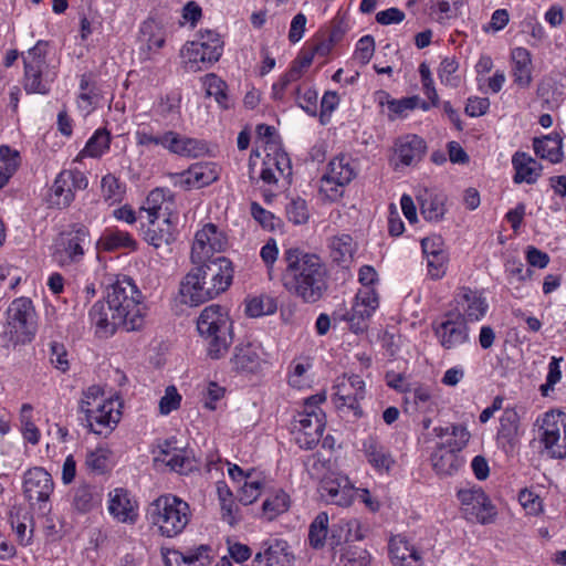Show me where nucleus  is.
Wrapping results in <instances>:
<instances>
[{
	"mask_svg": "<svg viewBox=\"0 0 566 566\" xmlns=\"http://www.w3.org/2000/svg\"><path fill=\"white\" fill-rule=\"evenodd\" d=\"M146 305L144 296L128 276L117 279L107 287L106 302H96L90 317L99 336L108 337L117 328L127 332L139 331L145 324Z\"/></svg>",
	"mask_w": 566,
	"mask_h": 566,
	"instance_id": "1",
	"label": "nucleus"
},
{
	"mask_svg": "<svg viewBox=\"0 0 566 566\" xmlns=\"http://www.w3.org/2000/svg\"><path fill=\"white\" fill-rule=\"evenodd\" d=\"M281 282L284 289L304 303H316L328 289V274L321 258L303 249H285Z\"/></svg>",
	"mask_w": 566,
	"mask_h": 566,
	"instance_id": "2",
	"label": "nucleus"
},
{
	"mask_svg": "<svg viewBox=\"0 0 566 566\" xmlns=\"http://www.w3.org/2000/svg\"><path fill=\"white\" fill-rule=\"evenodd\" d=\"M233 275V264L224 256L196 264L180 283L182 303L198 306L219 296L230 287Z\"/></svg>",
	"mask_w": 566,
	"mask_h": 566,
	"instance_id": "3",
	"label": "nucleus"
},
{
	"mask_svg": "<svg viewBox=\"0 0 566 566\" xmlns=\"http://www.w3.org/2000/svg\"><path fill=\"white\" fill-rule=\"evenodd\" d=\"M197 329L211 359H220L227 354L233 337L232 322L223 307L216 304L207 306L197 319Z\"/></svg>",
	"mask_w": 566,
	"mask_h": 566,
	"instance_id": "4",
	"label": "nucleus"
},
{
	"mask_svg": "<svg viewBox=\"0 0 566 566\" xmlns=\"http://www.w3.org/2000/svg\"><path fill=\"white\" fill-rule=\"evenodd\" d=\"M148 516L160 533L174 537L181 533L189 523V505L174 495H161L150 503Z\"/></svg>",
	"mask_w": 566,
	"mask_h": 566,
	"instance_id": "5",
	"label": "nucleus"
},
{
	"mask_svg": "<svg viewBox=\"0 0 566 566\" xmlns=\"http://www.w3.org/2000/svg\"><path fill=\"white\" fill-rule=\"evenodd\" d=\"M49 42L38 41L23 56V87L27 93L48 94L56 77L55 66L46 60Z\"/></svg>",
	"mask_w": 566,
	"mask_h": 566,
	"instance_id": "6",
	"label": "nucleus"
},
{
	"mask_svg": "<svg viewBox=\"0 0 566 566\" xmlns=\"http://www.w3.org/2000/svg\"><path fill=\"white\" fill-rule=\"evenodd\" d=\"M326 399L324 394H317L305 400L303 411L294 419L295 441L305 449H313L321 440L325 429V415L319 405Z\"/></svg>",
	"mask_w": 566,
	"mask_h": 566,
	"instance_id": "7",
	"label": "nucleus"
},
{
	"mask_svg": "<svg viewBox=\"0 0 566 566\" xmlns=\"http://www.w3.org/2000/svg\"><path fill=\"white\" fill-rule=\"evenodd\" d=\"M453 439L438 442L431 454V465L439 476H450L463 465L459 452L468 444L470 432L462 424H452Z\"/></svg>",
	"mask_w": 566,
	"mask_h": 566,
	"instance_id": "8",
	"label": "nucleus"
},
{
	"mask_svg": "<svg viewBox=\"0 0 566 566\" xmlns=\"http://www.w3.org/2000/svg\"><path fill=\"white\" fill-rule=\"evenodd\" d=\"M35 311L29 298L12 301L7 310L4 335L13 344L30 342L35 332Z\"/></svg>",
	"mask_w": 566,
	"mask_h": 566,
	"instance_id": "9",
	"label": "nucleus"
},
{
	"mask_svg": "<svg viewBox=\"0 0 566 566\" xmlns=\"http://www.w3.org/2000/svg\"><path fill=\"white\" fill-rule=\"evenodd\" d=\"M91 245V235L87 227L75 223L70 230L64 231L57 238L53 260L60 266H69L81 262L85 254V249Z\"/></svg>",
	"mask_w": 566,
	"mask_h": 566,
	"instance_id": "10",
	"label": "nucleus"
},
{
	"mask_svg": "<svg viewBox=\"0 0 566 566\" xmlns=\"http://www.w3.org/2000/svg\"><path fill=\"white\" fill-rule=\"evenodd\" d=\"M223 41L218 32L213 30H200L198 40L188 42L181 53L187 59V64L193 70H201L218 62L222 55Z\"/></svg>",
	"mask_w": 566,
	"mask_h": 566,
	"instance_id": "11",
	"label": "nucleus"
},
{
	"mask_svg": "<svg viewBox=\"0 0 566 566\" xmlns=\"http://www.w3.org/2000/svg\"><path fill=\"white\" fill-rule=\"evenodd\" d=\"M457 497L461 513L468 522L486 525L495 521L496 507L482 488L461 489L457 492Z\"/></svg>",
	"mask_w": 566,
	"mask_h": 566,
	"instance_id": "12",
	"label": "nucleus"
},
{
	"mask_svg": "<svg viewBox=\"0 0 566 566\" xmlns=\"http://www.w3.org/2000/svg\"><path fill=\"white\" fill-rule=\"evenodd\" d=\"M227 245L226 234L216 224L207 223L195 235L191 247V261L193 264H199L212 260V255L223 252Z\"/></svg>",
	"mask_w": 566,
	"mask_h": 566,
	"instance_id": "13",
	"label": "nucleus"
},
{
	"mask_svg": "<svg viewBox=\"0 0 566 566\" xmlns=\"http://www.w3.org/2000/svg\"><path fill=\"white\" fill-rule=\"evenodd\" d=\"M230 365L237 375L252 376L263 373L268 360L260 344L248 342L235 345Z\"/></svg>",
	"mask_w": 566,
	"mask_h": 566,
	"instance_id": "14",
	"label": "nucleus"
},
{
	"mask_svg": "<svg viewBox=\"0 0 566 566\" xmlns=\"http://www.w3.org/2000/svg\"><path fill=\"white\" fill-rule=\"evenodd\" d=\"M86 176L75 170H62L55 178L49 195V203L57 208H66L74 200V192L87 187Z\"/></svg>",
	"mask_w": 566,
	"mask_h": 566,
	"instance_id": "15",
	"label": "nucleus"
},
{
	"mask_svg": "<svg viewBox=\"0 0 566 566\" xmlns=\"http://www.w3.org/2000/svg\"><path fill=\"white\" fill-rule=\"evenodd\" d=\"M355 176L350 158L345 155L337 156L329 161L327 172L322 177L321 191L335 200L342 195L339 188L348 185Z\"/></svg>",
	"mask_w": 566,
	"mask_h": 566,
	"instance_id": "16",
	"label": "nucleus"
},
{
	"mask_svg": "<svg viewBox=\"0 0 566 566\" xmlns=\"http://www.w3.org/2000/svg\"><path fill=\"white\" fill-rule=\"evenodd\" d=\"M432 328L444 349L457 348L469 340V328L461 314L449 312L441 323H433Z\"/></svg>",
	"mask_w": 566,
	"mask_h": 566,
	"instance_id": "17",
	"label": "nucleus"
},
{
	"mask_svg": "<svg viewBox=\"0 0 566 566\" xmlns=\"http://www.w3.org/2000/svg\"><path fill=\"white\" fill-rule=\"evenodd\" d=\"M83 412L90 430L98 436L111 433L122 416L119 402L113 399L104 400L102 403H97L95 408H86Z\"/></svg>",
	"mask_w": 566,
	"mask_h": 566,
	"instance_id": "18",
	"label": "nucleus"
},
{
	"mask_svg": "<svg viewBox=\"0 0 566 566\" xmlns=\"http://www.w3.org/2000/svg\"><path fill=\"white\" fill-rule=\"evenodd\" d=\"M334 400L337 408H347L360 416L359 401L365 397V384L358 375H343L337 378Z\"/></svg>",
	"mask_w": 566,
	"mask_h": 566,
	"instance_id": "19",
	"label": "nucleus"
},
{
	"mask_svg": "<svg viewBox=\"0 0 566 566\" xmlns=\"http://www.w3.org/2000/svg\"><path fill=\"white\" fill-rule=\"evenodd\" d=\"M566 416L562 412H546L541 426L539 440L553 459L566 458V446H562V430Z\"/></svg>",
	"mask_w": 566,
	"mask_h": 566,
	"instance_id": "20",
	"label": "nucleus"
},
{
	"mask_svg": "<svg viewBox=\"0 0 566 566\" xmlns=\"http://www.w3.org/2000/svg\"><path fill=\"white\" fill-rule=\"evenodd\" d=\"M319 493L329 504L349 506L354 500L355 489L347 476L329 474L322 479Z\"/></svg>",
	"mask_w": 566,
	"mask_h": 566,
	"instance_id": "21",
	"label": "nucleus"
},
{
	"mask_svg": "<svg viewBox=\"0 0 566 566\" xmlns=\"http://www.w3.org/2000/svg\"><path fill=\"white\" fill-rule=\"evenodd\" d=\"M378 307V297L371 291L359 292L354 301L352 310L344 315L349 328L358 334L367 328V321Z\"/></svg>",
	"mask_w": 566,
	"mask_h": 566,
	"instance_id": "22",
	"label": "nucleus"
},
{
	"mask_svg": "<svg viewBox=\"0 0 566 566\" xmlns=\"http://www.w3.org/2000/svg\"><path fill=\"white\" fill-rule=\"evenodd\" d=\"M144 239L156 249L168 247L177 238V216L170 214L160 219L150 218Z\"/></svg>",
	"mask_w": 566,
	"mask_h": 566,
	"instance_id": "23",
	"label": "nucleus"
},
{
	"mask_svg": "<svg viewBox=\"0 0 566 566\" xmlns=\"http://www.w3.org/2000/svg\"><path fill=\"white\" fill-rule=\"evenodd\" d=\"M54 483L51 474L42 468H33L24 474L23 492L31 502H48Z\"/></svg>",
	"mask_w": 566,
	"mask_h": 566,
	"instance_id": "24",
	"label": "nucleus"
},
{
	"mask_svg": "<svg viewBox=\"0 0 566 566\" xmlns=\"http://www.w3.org/2000/svg\"><path fill=\"white\" fill-rule=\"evenodd\" d=\"M454 301L462 317L467 321H480L488 311L486 300L476 290L462 286L458 290Z\"/></svg>",
	"mask_w": 566,
	"mask_h": 566,
	"instance_id": "25",
	"label": "nucleus"
},
{
	"mask_svg": "<svg viewBox=\"0 0 566 566\" xmlns=\"http://www.w3.org/2000/svg\"><path fill=\"white\" fill-rule=\"evenodd\" d=\"M363 452L367 462L378 473H389L396 464L390 450L375 436H369L364 440Z\"/></svg>",
	"mask_w": 566,
	"mask_h": 566,
	"instance_id": "26",
	"label": "nucleus"
},
{
	"mask_svg": "<svg viewBox=\"0 0 566 566\" xmlns=\"http://www.w3.org/2000/svg\"><path fill=\"white\" fill-rule=\"evenodd\" d=\"M285 541L272 538L262 544L253 559V566H291V556Z\"/></svg>",
	"mask_w": 566,
	"mask_h": 566,
	"instance_id": "27",
	"label": "nucleus"
},
{
	"mask_svg": "<svg viewBox=\"0 0 566 566\" xmlns=\"http://www.w3.org/2000/svg\"><path fill=\"white\" fill-rule=\"evenodd\" d=\"M164 148L171 154L190 158L201 157L208 150L206 143L202 140L181 136L172 130L165 133Z\"/></svg>",
	"mask_w": 566,
	"mask_h": 566,
	"instance_id": "28",
	"label": "nucleus"
},
{
	"mask_svg": "<svg viewBox=\"0 0 566 566\" xmlns=\"http://www.w3.org/2000/svg\"><path fill=\"white\" fill-rule=\"evenodd\" d=\"M520 416L514 408H505L500 418V427L496 433L497 443L505 451H512L518 440Z\"/></svg>",
	"mask_w": 566,
	"mask_h": 566,
	"instance_id": "29",
	"label": "nucleus"
},
{
	"mask_svg": "<svg viewBox=\"0 0 566 566\" xmlns=\"http://www.w3.org/2000/svg\"><path fill=\"white\" fill-rule=\"evenodd\" d=\"M172 200L169 191L161 188H156L149 192L145 203L142 206L139 213H146V218L160 219L165 216L172 214L171 212Z\"/></svg>",
	"mask_w": 566,
	"mask_h": 566,
	"instance_id": "30",
	"label": "nucleus"
},
{
	"mask_svg": "<svg viewBox=\"0 0 566 566\" xmlns=\"http://www.w3.org/2000/svg\"><path fill=\"white\" fill-rule=\"evenodd\" d=\"M175 185L184 189L201 188L211 184L216 176L213 170L202 164H195L188 170L175 175Z\"/></svg>",
	"mask_w": 566,
	"mask_h": 566,
	"instance_id": "31",
	"label": "nucleus"
},
{
	"mask_svg": "<svg viewBox=\"0 0 566 566\" xmlns=\"http://www.w3.org/2000/svg\"><path fill=\"white\" fill-rule=\"evenodd\" d=\"M426 148L424 140L417 135H407L396 142V154L406 166L420 161Z\"/></svg>",
	"mask_w": 566,
	"mask_h": 566,
	"instance_id": "32",
	"label": "nucleus"
},
{
	"mask_svg": "<svg viewBox=\"0 0 566 566\" xmlns=\"http://www.w3.org/2000/svg\"><path fill=\"white\" fill-rule=\"evenodd\" d=\"M515 169L514 182L535 184L541 176L542 165L525 153H516L512 158Z\"/></svg>",
	"mask_w": 566,
	"mask_h": 566,
	"instance_id": "33",
	"label": "nucleus"
},
{
	"mask_svg": "<svg viewBox=\"0 0 566 566\" xmlns=\"http://www.w3.org/2000/svg\"><path fill=\"white\" fill-rule=\"evenodd\" d=\"M389 553L395 566H421L418 551L403 537L396 536L390 539Z\"/></svg>",
	"mask_w": 566,
	"mask_h": 566,
	"instance_id": "34",
	"label": "nucleus"
},
{
	"mask_svg": "<svg viewBox=\"0 0 566 566\" xmlns=\"http://www.w3.org/2000/svg\"><path fill=\"white\" fill-rule=\"evenodd\" d=\"M514 83L520 87H528L532 82L531 53L525 48H515L512 53Z\"/></svg>",
	"mask_w": 566,
	"mask_h": 566,
	"instance_id": "35",
	"label": "nucleus"
},
{
	"mask_svg": "<svg viewBox=\"0 0 566 566\" xmlns=\"http://www.w3.org/2000/svg\"><path fill=\"white\" fill-rule=\"evenodd\" d=\"M109 496V513L119 522H134L136 514L128 493L123 489H115Z\"/></svg>",
	"mask_w": 566,
	"mask_h": 566,
	"instance_id": "36",
	"label": "nucleus"
},
{
	"mask_svg": "<svg viewBox=\"0 0 566 566\" xmlns=\"http://www.w3.org/2000/svg\"><path fill=\"white\" fill-rule=\"evenodd\" d=\"M533 146L537 156L553 164L559 163L563 158L562 138L558 134L535 138Z\"/></svg>",
	"mask_w": 566,
	"mask_h": 566,
	"instance_id": "37",
	"label": "nucleus"
},
{
	"mask_svg": "<svg viewBox=\"0 0 566 566\" xmlns=\"http://www.w3.org/2000/svg\"><path fill=\"white\" fill-rule=\"evenodd\" d=\"M363 534L359 532V522L357 520L339 521L331 530L329 543L332 546H338L343 542L360 541Z\"/></svg>",
	"mask_w": 566,
	"mask_h": 566,
	"instance_id": "38",
	"label": "nucleus"
},
{
	"mask_svg": "<svg viewBox=\"0 0 566 566\" xmlns=\"http://www.w3.org/2000/svg\"><path fill=\"white\" fill-rule=\"evenodd\" d=\"M329 249L333 261L343 264L353 259L356 244L349 234H340L331 239Z\"/></svg>",
	"mask_w": 566,
	"mask_h": 566,
	"instance_id": "39",
	"label": "nucleus"
},
{
	"mask_svg": "<svg viewBox=\"0 0 566 566\" xmlns=\"http://www.w3.org/2000/svg\"><path fill=\"white\" fill-rule=\"evenodd\" d=\"M101 243L104 250L114 251L117 249H129L136 250L137 242L133 239V237L126 232L118 229L107 230L101 238Z\"/></svg>",
	"mask_w": 566,
	"mask_h": 566,
	"instance_id": "40",
	"label": "nucleus"
},
{
	"mask_svg": "<svg viewBox=\"0 0 566 566\" xmlns=\"http://www.w3.org/2000/svg\"><path fill=\"white\" fill-rule=\"evenodd\" d=\"M142 41L146 43L149 51L164 46L166 32L164 28L153 19L146 20L140 28Z\"/></svg>",
	"mask_w": 566,
	"mask_h": 566,
	"instance_id": "41",
	"label": "nucleus"
},
{
	"mask_svg": "<svg viewBox=\"0 0 566 566\" xmlns=\"http://www.w3.org/2000/svg\"><path fill=\"white\" fill-rule=\"evenodd\" d=\"M290 496L283 490L275 491L262 504L263 514L269 521L285 513L290 509Z\"/></svg>",
	"mask_w": 566,
	"mask_h": 566,
	"instance_id": "42",
	"label": "nucleus"
},
{
	"mask_svg": "<svg viewBox=\"0 0 566 566\" xmlns=\"http://www.w3.org/2000/svg\"><path fill=\"white\" fill-rule=\"evenodd\" d=\"M444 202V196L428 193L421 199L420 212L428 221H440L446 213Z\"/></svg>",
	"mask_w": 566,
	"mask_h": 566,
	"instance_id": "43",
	"label": "nucleus"
},
{
	"mask_svg": "<svg viewBox=\"0 0 566 566\" xmlns=\"http://www.w3.org/2000/svg\"><path fill=\"white\" fill-rule=\"evenodd\" d=\"M111 140L112 138L109 132L106 128H98L87 140L81 155L98 158L109 149Z\"/></svg>",
	"mask_w": 566,
	"mask_h": 566,
	"instance_id": "44",
	"label": "nucleus"
},
{
	"mask_svg": "<svg viewBox=\"0 0 566 566\" xmlns=\"http://www.w3.org/2000/svg\"><path fill=\"white\" fill-rule=\"evenodd\" d=\"M277 310V301L271 295H259L247 302L245 313L250 317L272 315Z\"/></svg>",
	"mask_w": 566,
	"mask_h": 566,
	"instance_id": "45",
	"label": "nucleus"
},
{
	"mask_svg": "<svg viewBox=\"0 0 566 566\" xmlns=\"http://www.w3.org/2000/svg\"><path fill=\"white\" fill-rule=\"evenodd\" d=\"M328 532V515L325 512H321L310 525V545L316 549L324 547Z\"/></svg>",
	"mask_w": 566,
	"mask_h": 566,
	"instance_id": "46",
	"label": "nucleus"
},
{
	"mask_svg": "<svg viewBox=\"0 0 566 566\" xmlns=\"http://www.w3.org/2000/svg\"><path fill=\"white\" fill-rule=\"evenodd\" d=\"M207 94L213 96L217 103L223 107L229 108L231 106V99L227 94V84L216 74H209L205 81Z\"/></svg>",
	"mask_w": 566,
	"mask_h": 566,
	"instance_id": "47",
	"label": "nucleus"
},
{
	"mask_svg": "<svg viewBox=\"0 0 566 566\" xmlns=\"http://www.w3.org/2000/svg\"><path fill=\"white\" fill-rule=\"evenodd\" d=\"M18 168V153L8 146H0V189L3 188Z\"/></svg>",
	"mask_w": 566,
	"mask_h": 566,
	"instance_id": "48",
	"label": "nucleus"
},
{
	"mask_svg": "<svg viewBox=\"0 0 566 566\" xmlns=\"http://www.w3.org/2000/svg\"><path fill=\"white\" fill-rule=\"evenodd\" d=\"M286 218L294 224H304L310 219L307 202L301 198H291L285 206Z\"/></svg>",
	"mask_w": 566,
	"mask_h": 566,
	"instance_id": "49",
	"label": "nucleus"
},
{
	"mask_svg": "<svg viewBox=\"0 0 566 566\" xmlns=\"http://www.w3.org/2000/svg\"><path fill=\"white\" fill-rule=\"evenodd\" d=\"M109 458L111 451L108 449L97 448L87 452L85 465L91 472L103 474L109 468Z\"/></svg>",
	"mask_w": 566,
	"mask_h": 566,
	"instance_id": "50",
	"label": "nucleus"
},
{
	"mask_svg": "<svg viewBox=\"0 0 566 566\" xmlns=\"http://www.w3.org/2000/svg\"><path fill=\"white\" fill-rule=\"evenodd\" d=\"M405 403L413 405L416 410L428 411L431 405L430 390L426 387L418 386L416 388L403 389Z\"/></svg>",
	"mask_w": 566,
	"mask_h": 566,
	"instance_id": "51",
	"label": "nucleus"
},
{
	"mask_svg": "<svg viewBox=\"0 0 566 566\" xmlns=\"http://www.w3.org/2000/svg\"><path fill=\"white\" fill-rule=\"evenodd\" d=\"M160 460L171 470L178 473H185L191 468L190 459L185 455L184 451L175 450L170 452L168 449L160 450Z\"/></svg>",
	"mask_w": 566,
	"mask_h": 566,
	"instance_id": "52",
	"label": "nucleus"
},
{
	"mask_svg": "<svg viewBox=\"0 0 566 566\" xmlns=\"http://www.w3.org/2000/svg\"><path fill=\"white\" fill-rule=\"evenodd\" d=\"M32 409V406L29 403L22 405L20 420L24 439L31 444H38L40 440V431L31 420Z\"/></svg>",
	"mask_w": 566,
	"mask_h": 566,
	"instance_id": "53",
	"label": "nucleus"
},
{
	"mask_svg": "<svg viewBox=\"0 0 566 566\" xmlns=\"http://www.w3.org/2000/svg\"><path fill=\"white\" fill-rule=\"evenodd\" d=\"M420 97L410 96L401 99H388L389 119L394 120L399 116H403L407 111H412L419 106Z\"/></svg>",
	"mask_w": 566,
	"mask_h": 566,
	"instance_id": "54",
	"label": "nucleus"
},
{
	"mask_svg": "<svg viewBox=\"0 0 566 566\" xmlns=\"http://www.w3.org/2000/svg\"><path fill=\"white\" fill-rule=\"evenodd\" d=\"M295 94L298 106L307 114L315 116L317 113V92L312 87L298 86Z\"/></svg>",
	"mask_w": 566,
	"mask_h": 566,
	"instance_id": "55",
	"label": "nucleus"
},
{
	"mask_svg": "<svg viewBox=\"0 0 566 566\" xmlns=\"http://www.w3.org/2000/svg\"><path fill=\"white\" fill-rule=\"evenodd\" d=\"M209 553L210 547L206 545H200L197 548L182 552V566H208L211 563V557Z\"/></svg>",
	"mask_w": 566,
	"mask_h": 566,
	"instance_id": "56",
	"label": "nucleus"
},
{
	"mask_svg": "<svg viewBox=\"0 0 566 566\" xmlns=\"http://www.w3.org/2000/svg\"><path fill=\"white\" fill-rule=\"evenodd\" d=\"M370 555L363 548H348L340 555L339 566H368Z\"/></svg>",
	"mask_w": 566,
	"mask_h": 566,
	"instance_id": "57",
	"label": "nucleus"
},
{
	"mask_svg": "<svg viewBox=\"0 0 566 566\" xmlns=\"http://www.w3.org/2000/svg\"><path fill=\"white\" fill-rule=\"evenodd\" d=\"M74 506L81 512H87L96 504L95 495L88 485H80L73 496Z\"/></svg>",
	"mask_w": 566,
	"mask_h": 566,
	"instance_id": "58",
	"label": "nucleus"
},
{
	"mask_svg": "<svg viewBox=\"0 0 566 566\" xmlns=\"http://www.w3.org/2000/svg\"><path fill=\"white\" fill-rule=\"evenodd\" d=\"M563 358L553 357L548 365V374L546 377V382L541 385L539 390L543 396H547L551 390L554 389V386L562 378L560 363Z\"/></svg>",
	"mask_w": 566,
	"mask_h": 566,
	"instance_id": "59",
	"label": "nucleus"
},
{
	"mask_svg": "<svg viewBox=\"0 0 566 566\" xmlns=\"http://www.w3.org/2000/svg\"><path fill=\"white\" fill-rule=\"evenodd\" d=\"M251 214L256 222H259L262 228L273 231L279 222V219L275 216L262 208L258 202H252L250 206Z\"/></svg>",
	"mask_w": 566,
	"mask_h": 566,
	"instance_id": "60",
	"label": "nucleus"
},
{
	"mask_svg": "<svg viewBox=\"0 0 566 566\" xmlns=\"http://www.w3.org/2000/svg\"><path fill=\"white\" fill-rule=\"evenodd\" d=\"M181 396L175 386H168L165 395L159 400V411L161 415H168L179 408Z\"/></svg>",
	"mask_w": 566,
	"mask_h": 566,
	"instance_id": "61",
	"label": "nucleus"
},
{
	"mask_svg": "<svg viewBox=\"0 0 566 566\" xmlns=\"http://www.w3.org/2000/svg\"><path fill=\"white\" fill-rule=\"evenodd\" d=\"M518 501L521 505L531 515H537L542 512V500L534 492L524 489L518 493Z\"/></svg>",
	"mask_w": 566,
	"mask_h": 566,
	"instance_id": "62",
	"label": "nucleus"
},
{
	"mask_svg": "<svg viewBox=\"0 0 566 566\" xmlns=\"http://www.w3.org/2000/svg\"><path fill=\"white\" fill-rule=\"evenodd\" d=\"M375 51V41L371 35L363 36L358 42L355 51V59L361 64H367Z\"/></svg>",
	"mask_w": 566,
	"mask_h": 566,
	"instance_id": "63",
	"label": "nucleus"
},
{
	"mask_svg": "<svg viewBox=\"0 0 566 566\" xmlns=\"http://www.w3.org/2000/svg\"><path fill=\"white\" fill-rule=\"evenodd\" d=\"M448 256L447 253H436L427 256L428 271L431 277L440 279L446 273Z\"/></svg>",
	"mask_w": 566,
	"mask_h": 566,
	"instance_id": "64",
	"label": "nucleus"
}]
</instances>
